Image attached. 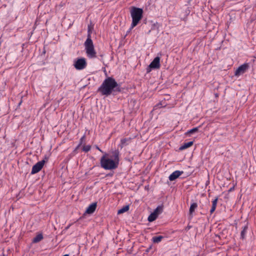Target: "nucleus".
Returning a JSON list of instances; mask_svg holds the SVG:
<instances>
[{
  "label": "nucleus",
  "instance_id": "27",
  "mask_svg": "<svg viewBox=\"0 0 256 256\" xmlns=\"http://www.w3.org/2000/svg\"><path fill=\"white\" fill-rule=\"evenodd\" d=\"M84 138H85V136L84 135L80 139V143H79L80 144V145L82 144Z\"/></svg>",
  "mask_w": 256,
  "mask_h": 256
},
{
  "label": "nucleus",
  "instance_id": "25",
  "mask_svg": "<svg viewBox=\"0 0 256 256\" xmlns=\"http://www.w3.org/2000/svg\"><path fill=\"white\" fill-rule=\"evenodd\" d=\"M216 207V206H212L211 209L210 210V212L211 214H212L215 211Z\"/></svg>",
  "mask_w": 256,
  "mask_h": 256
},
{
  "label": "nucleus",
  "instance_id": "2",
  "mask_svg": "<svg viewBox=\"0 0 256 256\" xmlns=\"http://www.w3.org/2000/svg\"><path fill=\"white\" fill-rule=\"evenodd\" d=\"M112 155L108 158V154L104 153L100 160V166L106 170H112L118 168L120 162V152L118 150L112 152Z\"/></svg>",
  "mask_w": 256,
  "mask_h": 256
},
{
  "label": "nucleus",
  "instance_id": "22",
  "mask_svg": "<svg viewBox=\"0 0 256 256\" xmlns=\"http://www.w3.org/2000/svg\"><path fill=\"white\" fill-rule=\"evenodd\" d=\"M91 146L90 145L84 146L82 148V150L86 152L90 150Z\"/></svg>",
  "mask_w": 256,
  "mask_h": 256
},
{
  "label": "nucleus",
  "instance_id": "13",
  "mask_svg": "<svg viewBox=\"0 0 256 256\" xmlns=\"http://www.w3.org/2000/svg\"><path fill=\"white\" fill-rule=\"evenodd\" d=\"M248 230V225L244 226L242 227V230L240 232V238L244 240L246 238V234Z\"/></svg>",
  "mask_w": 256,
  "mask_h": 256
},
{
  "label": "nucleus",
  "instance_id": "15",
  "mask_svg": "<svg viewBox=\"0 0 256 256\" xmlns=\"http://www.w3.org/2000/svg\"><path fill=\"white\" fill-rule=\"evenodd\" d=\"M44 237L42 234H39L36 236L32 240L33 243H38L43 239Z\"/></svg>",
  "mask_w": 256,
  "mask_h": 256
},
{
  "label": "nucleus",
  "instance_id": "29",
  "mask_svg": "<svg viewBox=\"0 0 256 256\" xmlns=\"http://www.w3.org/2000/svg\"><path fill=\"white\" fill-rule=\"evenodd\" d=\"M95 148L96 149H97L100 152H101L103 153L104 152L97 146V145H96L95 146Z\"/></svg>",
  "mask_w": 256,
  "mask_h": 256
},
{
  "label": "nucleus",
  "instance_id": "33",
  "mask_svg": "<svg viewBox=\"0 0 256 256\" xmlns=\"http://www.w3.org/2000/svg\"><path fill=\"white\" fill-rule=\"evenodd\" d=\"M186 15L190 13V10H188V12H186Z\"/></svg>",
  "mask_w": 256,
  "mask_h": 256
},
{
  "label": "nucleus",
  "instance_id": "8",
  "mask_svg": "<svg viewBox=\"0 0 256 256\" xmlns=\"http://www.w3.org/2000/svg\"><path fill=\"white\" fill-rule=\"evenodd\" d=\"M249 65L248 63H244L242 65L240 66L234 72V75L236 76H239L244 74L246 70L248 68Z\"/></svg>",
  "mask_w": 256,
  "mask_h": 256
},
{
  "label": "nucleus",
  "instance_id": "19",
  "mask_svg": "<svg viewBox=\"0 0 256 256\" xmlns=\"http://www.w3.org/2000/svg\"><path fill=\"white\" fill-rule=\"evenodd\" d=\"M162 206H158L153 212L158 216V215L162 213Z\"/></svg>",
  "mask_w": 256,
  "mask_h": 256
},
{
  "label": "nucleus",
  "instance_id": "7",
  "mask_svg": "<svg viewBox=\"0 0 256 256\" xmlns=\"http://www.w3.org/2000/svg\"><path fill=\"white\" fill-rule=\"evenodd\" d=\"M160 58L159 56H156L147 67L146 72L147 73H148L152 70V69H158L160 68Z\"/></svg>",
  "mask_w": 256,
  "mask_h": 256
},
{
  "label": "nucleus",
  "instance_id": "20",
  "mask_svg": "<svg viewBox=\"0 0 256 256\" xmlns=\"http://www.w3.org/2000/svg\"><path fill=\"white\" fill-rule=\"evenodd\" d=\"M169 180L170 181L176 180V170L174 171L169 176Z\"/></svg>",
  "mask_w": 256,
  "mask_h": 256
},
{
  "label": "nucleus",
  "instance_id": "9",
  "mask_svg": "<svg viewBox=\"0 0 256 256\" xmlns=\"http://www.w3.org/2000/svg\"><path fill=\"white\" fill-rule=\"evenodd\" d=\"M132 138H122L120 140V142L118 144V147L122 149L124 147L129 145L132 142Z\"/></svg>",
  "mask_w": 256,
  "mask_h": 256
},
{
  "label": "nucleus",
  "instance_id": "11",
  "mask_svg": "<svg viewBox=\"0 0 256 256\" xmlns=\"http://www.w3.org/2000/svg\"><path fill=\"white\" fill-rule=\"evenodd\" d=\"M197 208L198 204L196 202H193L191 204L189 209V214L192 218L193 216V214Z\"/></svg>",
  "mask_w": 256,
  "mask_h": 256
},
{
  "label": "nucleus",
  "instance_id": "12",
  "mask_svg": "<svg viewBox=\"0 0 256 256\" xmlns=\"http://www.w3.org/2000/svg\"><path fill=\"white\" fill-rule=\"evenodd\" d=\"M194 144L193 141H190L188 142H185L183 144H182L180 148H179V150H183L185 149H186L191 146H192Z\"/></svg>",
  "mask_w": 256,
  "mask_h": 256
},
{
  "label": "nucleus",
  "instance_id": "23",
  "mask_svg": "<svg viewBox=\"0 0 256 256\" xmlns=\"http://www.w3.org/2000/svg\"><path fill=\"white\" fill-rule=\"evenodd\" d=\"M157 24H153L152 25V28H151V29L148 32V34H149L151 30H156V29H158V27L157 26Z\"/></svg>",
  "mask_w": 256,
  "mask_h": 256
},
{
  "label": "nucleus",
  "instance_id": "31",
  "mask_svg": "<svg viewBox=\"0 0 256 256\" xmlns=\"http://www.w3.org/2000/svg\"><path fill=\"white\" fill-rule=\"evenodd\" d=\"M80 146V144H78V146L75 148L74 152H76Z\"/></svg>",
  "mask_w": 256,
  "mask_h": 256
},
{
  "label": "nucleus",
  "instance_id": "17",
  "mask_svg": "<svg viewBox=\"0 0 256 256\" xmlns=\"http://www.w3.org/2000/svg\"><path fill=\"white\" fill-rule=\"evenodd\" d=\"M157 218H158V216H156V214L152 212L148 216V220L150 222H152L155 220Z\"/></svg>",
  "mask_w": 256,
  "mask_h": 256
},
{
  "label": "nucleus",
  "instance_id": "10",
  "mask_svg": "<svg viewBox=\"0 0 256 256\" xmlns=\"http://www.w3.org/2000/svg\"><path fill=\"white\" fill-rule=\"evenodd\" d=\"M97 206V202H94L90 204L86 208L85 214H93L94 211L96 210V208Z\"/></svg>",
  "mask_w": 256,
  "mask_h": 256
},
{
  "label": "nucleus",
  "instance_id": "32",
  "mask_svg": "<svg viewBox=\"0 0 256 256\" xmlns=\"http://www.w3.org/2000/svg\"><path fill=\"white\" fill-rule=\"evenodd\" d=\"M234 189V187L231 188L229 190H228V191H229V192H231V191H232Z\"/></svg>",
  "mask_w": 256,
  "mask_h": 256
},
{
  "label": "nucleus",
  "instance_id": "34",
  "mask_svg": "<svg viewBox=\"0 0 256 256\" xmlns=\"http://www.w3.org/2000/svg\"><path fill=\"white\" fill-rule=\"evenodd\" d=\"M192 0H188V2L189 3Z\"/></svg>",
  "mask_w": 256,
  "mask_h": 256
},
{
  "label": "nucleus",
  "instance_id": "14",
  "mask_svg": "<svg viewBox=\"0 0 256 256\" xmlns=\"http://www.w3.org/2000/svg\"><path fill=\"white\" fill-rule=\"evenodd\" d=\"M198 128L196 127L194 128L191 130H188L186 132H185V135L188 136H190L192 134H195L196 132H198Z\"/></svg>",
  "mask_w": 256,
  "mask_h": 256
},
{
  "label": "nucleus",
  "instance_id": "24",
  "mask_svg": "<svg viewBox=\"0 0 256 256\" xmlns=\"http://www.w3.org/2000/svg\"><path fill=\"white\" fill-rule=\"evenodd\" d=\"M218 200V198H216L214 200H212V206H216Z\"/></svg>",
  "mask_w": 256,
  "mask_h": 256
},
{
  "label": "nucleus",
  "instance_id": "18",
  "mask_svg": "<svg viewBox=\"0 0 256 256\" xmlns=\"http://www.w3.org/2000/svg\"><path fill=\"white\" fill-rule=\"evenodd\" d=\"M163 238V236H155L152 238V242L154 243H158L160 242L162 238Z\"/></svg>",
  "mask_w": 256,
  "mask_h": 256
},
{
  "label": "nucleus",
  "instance_id": "3",
  "mask_svg": "<svg viewBox=\"0 0 256 256\" xmlns=\"http://www.w3.org/2000/svg\"><path fill=\"white\" fill-rule=\"evenodd\" d=\"M93 29L94 26L91 24L88 25L87 38L84 43L87 56L90 58L96 57V52L94 50L93 42L91 38V34Z\"/></svg>",
  "mask_w": 256,
  "mask_h": 256
},
{
  "label": "nucleus",
  "instance_id": "30",
  "mask_svg": "<svg viewBox=\"0 0 256 256\" xmlns=\"http://www.w3.org/2000/svg\"><path fill=\"white\" fill-rule=\"evenodd\" d=\"M114 175V172L106 174V176H112Z\"/></svg>",
  "mask_w": 256,
  "mask_h": 256
},
{
  "label": "nucleus",
  "instance_id": "4",
  "mask_svg": "<svg viewBox=\"0 0 256 256\" xmlns=\"http://www.w3.org/2000/svg\"><path fill=\"white\" fill-rule=\"evenodd\" d=\"M143 10L141 8L132 7L130 10L132 22L130 28L127 33L129 32L134 27L136 26L142 18Z\"/></svg>",
  "mask_w": 256,
  "mask_h": 256
},
{
  "label": "nucleus",
  "instance_id": "6",
  "mask_svg": "<svg viewBox=\"0 0 256 256\" xmlns=\"http://www.w3.org/2000/svg\"><path fill=\"white\" fill-rule=\"evenodd\" d=\"M74 66L77 70H82L85 68L87 66L86 58H77L74 61Z\"/></svg>",
  "mask_w": 256,
  "mask_h": 256
},
{
  "label": "nucleus",
  "instance_id": "21",
  "mask_svg": "<svg viewBox=\"0 0 256 256\" xmlns=\"http://www.w3.org/2000/svg\"><path fill=\"white\" fill-rule=\"evenodd\" d=\"M166 106V104H162V102H160L159 103H158V104H156L154 106V110H156L158 108H162V107H164Z\"/></svg>",
  "mask_w": 256,
  "mask_h": 256
},
{
  "label": "nucleus",
  "instance_id": "26",
  "mask_svg": "<svg viewBox=\"0 0 256 256\" xmlns=\"http://www.w3.org/2000/svg\"><path fill=\"white\" fill-rule=\"evenodd\" d=\"M216 207V206H212L211 209L210 210V212L211 214H212L215 211Z\"/></svg>",
  "mask_w": 256,
  "mask_h": 256
},
{
  "label": "nucleus",
  "instance_id": "16",
  "mask_svg": "<svg viewBox=\"0 0 256 256\" xmlns=\"http://www.w3.org/2000/svg\"><path fill=\"white\" fill-rule=\"evenodd\" d=\"M129 208H130V206L128 205L125 206L123 208H122L118 210V214H123L124 212H127L129 210Z\"/></svg>",
  "mask_w": 256,
  "mask_h": 256
},
{
  "label": "nucleus",
  "instance_id": "28",
  "mask_svg": "<svg viewBox=\"0 0 256 256\" xmlns=\"http://www.w3.org/2000/svg\"><path fill=\"white\" fill-rule=\"evenodd\" d=\"M182 173V171L177 170V178L180 176Z\"/></svg>",
  "mask_w": 256,
  "mask_h": 256
},
{
  "label": "nucleus",
  "instance_id": "5",
  "mask_svg": "<svg viewBox=\"0 0 256 256\" xmlns=\"http://www.w3.org/2000/svg\"><path fill=\"white\" fill-rule=\"evenodd\" d=\"M48 156H45L44 158L42 160L36 162L32 166L30 174H34L38 172L42 168L45 163L48 161Z\"/></svg>",
  "mask_w": 256,
  "mask_h": 256
},
{
  "label": "nucleus",
  "instance_id": "1",
  "mask_svg": "<svg viewBox=\"0 0 256 256\" xmlns=\"http://www.w3.org/2000/svg\"><path fill=\"white\" fill-rule=\"evenodd\" d=\"M121 91L120 84L112 76L107 77L97 90L98 92L101 94L102 96H106L111 94L116 95Z\"/></svg>",
  "mask_w": 256,
  "mask_h": 256
},
{
  "label": "nucleus",
  "instance_id": "35",
  "mask_svg": "<svg viewBox=\"0 0 256 256\" xmlns=\"http://www.w3.org/2000/svg\"><path fill=\"white\" fill-rule=\"evenodd\" d=\"M149 251V250L148 249H147L146 252H148Z\"/></svg>",
  "mask_w": 256,
  "mask_h": 256
}]
</instances>
